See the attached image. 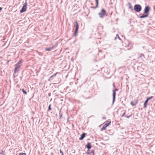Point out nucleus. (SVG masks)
<instances>
[{
    "label": "nucleus",
    "instance_id": "obj_3",
    "mask_svg": "<svg viewBox=\"0 0 155 155\" xmlns=\"http://www.w3.org/2000/svg\"><path fill=\"white\" fill-rule=\"evenodd\" d=\"M106 122V123L104 124L102 127V128L101 129V131L106 130V127L109 126L111 123V121L110 120H107Z\"/></svg>",
    "mask_w": 155,
    "mask_h": 155
},
{
    "label": "nucleus",
    "instance_id": "obj_38",
    "mask_svg": "<svg viewBox=\"0 0 155 155\" xmlns=\"http://www.w3.org/2000/svg\"><path fill=\"white\" fill-rule=\"evenodd\" d=\"M125 114V112H124L123 114L121 116V117H123Z\"/></svg>",
    "mask_w": 155,
    "mask_h": 155
},
{
    "label": "nucleus",
    "instance_id": "obj_28",
    "mask_svg": "<svg viewBox=\"0 0 155 155\" xmlns=\"http://www.w3.org/2000/svg\"><path fill=\"white\" fill-rule=\"evenodd\" d=\"M59 73V72H56V73H55L54 74H53L52 76H53V77H55L56 75H57V74H58V73Z\"/></svg>",
    "mask_w": 155,
    "mask_h": 155
},
{
    "label": "nucleus",
    "instance_id": "obj_2",
    "mask_svg": "<svg viewBox=\"0 0 155 155\" xmlns=\"http://www.w3.org/2000/svg\"><path fill=\"white\" fill-rule=\"evenodd\" d=\"M106 10L104 8H102L101 12H99L98 14L101 18H102L103 17L106 15Z\"/></svg>",
    "mask_w": 155,
    "mask_h": 155
},
{
    "label": "nucleus",
    "instance_id": "obj_26",
    "mask_svg": "<svg viewBox=\"0 0 155 155\" xmlns=\"http://www.w3.org/2000/svg\"><path fill=\"white\" fill-rule=\"evenodd\" d=\"M51 104H50L49 105L48 107V111H50L51 110Z\"/></svg>",
    "mask_w": 155,
    "mask_h": 155
},
{
    "label": "nucleus",
    "instance_id": "obj_10",
    "mask_svg": "<svg viewBox=\"0 0 155 155\" xmlns=\"http://www.w3.org/2000/svg\"><path fill=\"white\" fill-rule=\"evenodd\" d=\"M145 14H143L141 15L139 17V18H145L148 17L149 15V14H147V13H145Z\"/></svg>",
    "mask_w": 155,
    "mask_h": 155
},
{
    "label": "nucleus",
    "instance_id": "obj_24",
    "mask_svg": "<svg viewBox=\"0 0 155 155\" xmlns=\"http://www.w3.org/2000/svg\"><path fill=\"white\" fill-rule=\"evenodd\" d=\"M23 62V61L22 60H19L17 63L18 64H20Z\"/></svg>",
    "mask_w": 155,
    "mask_h": 155
},
{
    "label": "nucleus",
    "instance_id": "obj_18",
    "mask_svg": "<svg viewBox=\"0 0 155 155\" xmlns=\"http://www.w3.org/2000/svg\"><path fill=\"white\" fill-rule=\"evenodd\" d=\"M21 65L20 64H18L17 63L16 64H15V67L18 68H19L21 67Z\"/></svg>",
    "mask_w": 155,
    "mask_h": 155
},
{
    "label": "nucleus",
    "instance_id": "obj_44",
    "mask_svg": "<svg viewBox=\"0 0 155 155\" xmlns=\"http://www.w3.org/2000/svg\"><path fill=\"white\" fill-rule=\"evenodd\" d=\"M76 155H78L77 154Z\"/></svg>",
    "mask_w": 155,
    "mask_h": 155
},
{
    "label": "nucleus",
    "instance_id": "obj_17",
    "mask_svg": "<svg viewBox=\"0 0 155 155\" xmlns=\"http://www.w3.org/2000/svg\"><path fill=\"white\" fill-rule=\"evenodd\" d=\"M21 65L20 64H18L17 63L16 64H15V67L18 68H19L21 67Z\"/></svg>",
    "mask_w": 155,
    "mask_h": 155
},
{
    "label": "nucleus",
    "instance_id": "obj_22",
    "mask_svg": "<svg viewBox=\"0 0 155 155\" xmlns=\"http://www.w3.org/2000/svg\"><path fill=\"white\" fill-rule=\"evenodd\" d=\"M139 57L141 58L142 56H143L144 58H145V57L144 55L142 54H139Z\"/></svg>",
    "mask_w": 155,
    "mask_h": 155
},
{
    "label": "nucleus",
    "instance_id": "obj_16",
    "mask_svg": "<svg viewBox=\"0 0 155 155\" xmlns=\"http://www.w3.org/2000/svg\"><path fill=\"white\" fill-rule=\"evenodd\" d=\"M78 31V30H75V32L73 35V36H77Z\"/></svg>",
    "mask_w": 155,
    "mask_h": 155
},
{
    "label": "nucleus",
    "instance_id": "obj_11",
    "mask_svg": "<svg viewBox=\"0 0 155 155\" xmlns=\"http://www.w3.org/2000/svg\"><path fill=\"white\" fill-rule=\"evenodd\" d=\"M75 24L74 25V26L75 28V30H78L79 28V24L77 21L75 22Z\"/></svg>",
    "mask_w": 155,
    "mask_h": 155
},
{
    "label": "nucleus",
    "instance_id": "obj_25",
    "mask_svg": "<svg viewBox=\"0 0 155 155\" xmlns=\"http://www.w3.org/2000/svg\"><path fill=\"white\" fill-rule=\"evenodd\" d=\"M53 77L52 75L50 77H49L48 78V81H49L52 80L53 79Z\"/></svg>",
    "mask_w": 155,
    "mask_h": 155
},
{
    "label": "nucleus",
    "instance_id": "obj_14",
    "mask_svg": "<svg viewBox=\"0 0 155 155\" xmlns=\"http://www.w3.org/2000/svg\"><path fill=\"white\" fill-rule=\"evenodd\" d=\"M148 101H147L146 99V100L144 102V104H143V107L144 108H145L147 107V103H148Z\"/></svg>",
    "mask_w": 155,
    "mask_h": 155
},
{
    "label": "nucleus",
    "instance_id": "obj_43",
    "mask_svg": "<svg viewBox=\"0 0 155 155\" xmlns=\"http://www.w3.org/2000/svg\"><path fill=\"white\" fill-rule=\"evenodd\" d=\"M10 61V60H8V61L7 62H9Z\"/></svg>",
    "mask_w": 155,
    "mask_h": 155
},
{
    "label": "nucleus",
    "instance_id": "obj_36",
    "mask_svg": "<svg viewBox=\"0 0 155 155\" xmlns=\"http://www.w3.org/2000/svg\"><path fill=\"white\" fill-rule=\"evenodd\" d=\"M113 86L114 87V88H115V87H115V85H114V84H113Z\"/></svg>",
    "mask_w": 155,
    "mask_h": 155
},
{
    "label": "nucleus",
    "instance_id": "obj_4",
    "mask_svg": "<svg viewBox=\"0 0 155 155\" xmlns=\"http://www.w3.org/2000/svg\"><path fill=\"white\" fill-rule=\"evenodd\" d=\"M27 3L25 2L23 4L21 9L20 10V12L21 13H23L26 10L27 7Z\"/></svg>",
    "mask_w": 155,
    "mask_h": 155
},
{
    "label": "nucleus",
    "instance_id": "obj_12",
    "mask_svg": "<svg viewBox=\"0 0 155 155\" xmlns=\"http://www.w3.org/2000/svg\"><path fill=\"white\" fill-rule=\"evenodd\" d=\"M54 47V45H53L51 47L48 48H46L45 49V50L46 51H50L53 48V47Z\"/></svg>",
    "mask_w": 155,
    "mask_h": 155
},
{
    "label": "nucleus",
    "instance_id": "obj_5",
    "mask_svg": "<svg viewBox=\"0 0 155 155\" xmlns=\"http://www.w3.org/2000/svg\"><path fill=\"white\" fill-rule=\"evenodd\" d=\"M138 100L137 99H134L133 101H132L130 103V104L133 106H135L138 103Z\"/></svg>",
    "mask_w": 155,
    "mask_h": 155
},
{
    "label": "nucleus",
    "instance_id": "obj_42",
    "mask_svg": "<svg viewBox=\"0 0 155 155\" xmlns=\"http://www.w3.org/2000/svg\"><path fill=\"white\" fill-rule=\"evenodd\" d=\"M106 117H104L103 118V119H106Z\"/></svg>",
    "mask_w": 155,
    "mask_h": 155
},
{
    "label": "nucleus",
    "instance_id": "obj_34",
    "mask_svg": "<svg viewBox=\"0 0 155 155\" xmlns=\"http://www.w3.org/2000/svg\"><path fill=\"white\" fill-rule=\"evenodd\" d=\"M115 89L114 90V91H115L116 92V91H118L119 89H117V88H116V87L115 88Z\"/></svg>",
    "mask_w": 155,
    "mask_h": 155
},
{
    "label": "nucleus",
    "instance_id": "obj_7",
    "mask_svg": "<svg viewBox=\"0 0 155 155\" xmlns=\"http://www.w3.org/2000/svg\"><path fill=\"white\" fill-rule=\"evenodd\" d=\"M150 10V8L149 6H146L144 10L145 13L149 14V12Z\"/></svg>",
    "mask_w": 155,
    "mask_h": 155
},
{
    "label": "nucleus",
    "instance_id": "obj_41",
    "mask_svg": "<svg viewBox=\"0 0 155 155\" xmlns=\"http://www.w3.org/2000/svg\"><path fill=\"white\" fill-rule=\"evenodd\" d=\"M72 126L73 127V128L74 127V125H73V124H72Z\"/></svg>",
    "mask_w": 155,
    "mask_h": 155
},
{
    "label": "nucleus",
    "instance_id": "obj_1",
    "mask_svg": "<svg viewBox=\"0 0 155 155\" xmlns=\"http://www.w3.org/2000/svg\"><path fill=\"white\" fill-rule=\"evenodd\" d=\"M142 10V7L139 4H136L134 6V10L136 12H140Z\"/></svg>",
    "mask_w": 155,
    "mask_h": 155
},
{
    "label": "nucleus",
    "instance_id": "obj_30",
    "mask_svg": "<svg viewBox=\"0 0 155 155\" xmlns=\"http://www.w3.org/2000/svg\"><path fill=\"white\" fill-rule=\"evenodd\" d=\"M60 153L61 154V155H64L63 152L61 149L60 150Z\"/></svg>",
    "mask_w": 155,
    "mask_h": 155
},
{
    "label": "nucleus",
    "instance_id": "obj_27",
    "mask_svg": "<svg viewBox=\"0 0 155 155\" xmlns=\"http://www.w3.org/2000/svg\"><path fill=\"white\" fill-rule=\"evenodd\" d=\"M153 97V96H151L150 97H147V100L149 101V100L151 99Z\"/></svg>",
    "mask_w": 155,
    "mask_h": 155
},
{
    "label": "nucleus",
    "instance_id": "obj_35",
    "mask_svg": "<svg viewBox=\"0 0 155 155\" xmlns=\"http://www.w3.org/2000/svg\"><path fill=\"white\" fill-rule=\"evenodd\" d=\"M131 115H130V116H127V117H126L127 118H129V117L131 116Z\"/></svg>",
    "mask_w": 155,
    "mask_h": 155
},
{
    "label": "nucleus",
    "instance_id": "obj_31",
    "mask_svg": "<svg viewBox=\"0 0 155 155\" xmlns=\"http://www.w3.org/2000/svg\"><path fill=\"white\" fill-rule=\"evenodd\" d=\"M19 155H26L25 153H20L19 154Z\"/></svg>",
    "mask_w": 155,
    "mask_h": 155
},
{
    "label": "nucleus",
    "instance_id": "obj_15",
    "mask_svg": "<svg viewBox=\"0 0 155 155\" xmlns=\"http://www.w3.org/2000/svg\"><path fill=\"white\" fill-rule=\"evenodd\" d=\"M19 71V68L15 67L14 72V75L18 71Z\"/></svg>",
    "mask_w": 155,
    "mask_h": 155
},
{
    "label": "nucleus",
    "instance_id": "obj_39",
    "mask_svg": "<svg viewBox=\"0 0 155 155\" xmlns=\"http://www.w3.org/2000/svg\"><path fill=\"white\" fill-rule=\"evenodd\" d=\"M2 8L0 7V11L2 9Z\"/></svg>",
    "mask_w": 155,
    "mask_h": 155
},
{
    "label": "nucleus",
    "instance_id": "obj_32",
    "mask_svg": "<svg viewBox=\"0 0 155 155\" xmlns=\"http://www.w3.org/2000/svg\"><path fill=\"white\" fill-rule=\"evenodd\" d=\"M95 3L96 4H97H97H99V1L98 0H95Z\"/></svg>",
    "mask_w": 155,
    "mask_h": 155
},
{
    "label": "nucleus",
    "instance_id": "obj_37",
    "mask_svg": "<svg viewBox=\"0 0 155 155\" xmlns=\"http://www.w3.org/2000/svg\"><path fill=\"white\" fill-rule=\"evenodd\" d=\"M51 93H48V95L50 97L51 96Z\"/></svg>",
    "mask_w": 155,
    "mask_h": 155
},
{
    "label": "nucleus",
    "instance_id": "obj_21",
    "mask_svg": "<svg viewBox=\"0 0 155 155\" xmlns=\"http://www.w3.org/2000/svg\"><path fill=\"white\" fill-rule=\"evenodd\" d=\"M98 5H99V4H98L97 5V4H96V5L95 7L92 6L91 8H94V9H96L98 7Z\"/></svg>",
    "mask_w": 155,
    "mask_h": 155
},
{
    "label": "nucleus",
    "instance_id": "obj_6",
    "mask_svg": "<svg viewBox=\"0 0 155 155\" xmlns=\"http://www.w3.org/2000/svg\"><path fill=\"white\" fill-rule=\"evenodd\" d=\"M113 101H112V104H113L115 101L116 98V92L114 91V90H113Z\"/></svg>",
    "mask_w": 155,
    "mask_h": 155
},
{
    "label": "nucleus",
    "instance_id": "obj_33",
    "mask_svg": "<svg viewBox=\"0 0 155 155\" xmlns=\"http://www.w3.org/2000/svg\"><path fill=\"white\" fill-rule=\"evenodd\" d=\"M86 153L87 154H90V152H89V151H88V150H87V151Z\"/></svg>",
    "mask_w": 155,
    "mask_h": 155
},
{
    "label": "nucleus",
    "instance_id": "obj_19",
    "mask_svg": "<svg viewBox=\"0 0 155 155\" xmlns=\"http://www.w3.org/2000/svg\"><path fill=\"white\" fill-rule=\"evenodd\" d=\"M22 91L23 94H27V92L24 89H22Z\"/></svg>",
    "mask_w": 155,
    "mask_h": 155
},
{
    "label": "nucleus",
    "instance_id": "obj_9",
    "mask_svg": "<svg viewBox=\"0 0 155 155\" xmlns=\"http://www.w3.org/2000/svg\"><path fill=\"white\" fill-rule=\"evenodd\" d=\"M86 133H83L81 135L80 137L79 138V140H83L84 138L85 137L86 135Z\"/></svg>",
    "mask_w": 155,
    "mask_h": 155
},
{
    "label": "nucleus",
    "instance_id": "obj_23",
    "mask_svg": "<svg viewBox=\"0 0 155 155\" xmlns=\"http://www.w3.org/2000/svg\"><path fill=\"white\" fill-rule=\"evenodd\" d=\"M90 153L92 154L93 155H94V150H92L90 152Z\"/></svg>",
    "mask_w": 155,
    "mask_h": 155
},
{
    "label": "nucleus",
    "instance_id": "obj_8",
    "mask_svg": "<svg viewBox=\"0 0 155 155\" xmlns=\"http://www.w3.org/2000/svg\"><path fill=\"white\" fill-rule=\"evenodd\" d=\"M86 147L87 148L88 151H89L92 147L91 144L89 142H88L86 146Z\"/></svg>",
    "mask_w": 155,
    "mask_h": 155
},
{
    "label": "nucleus",
    "instance_id": "obj_20",
    "mask_svg": "<svg viewBox=\"0 0 155 155\" xmlns=\"http://www.w3.org/2000/svg\"><path fill=\"white\" fill-rule=\"evenodd\" d=\"M118 38L120 40H122L119 37V35H118V34H117L116 35V38H115V39H116V38Z\"/></svg>",
    "mask_w": 155,
    "mask_h": 155
},
{
    "label": "nucleus",
    "instance_id": "obj_13",
    "mask_svg": "<svg viewBox=\"0 0 155 155\" xmlns=\"http://www.w3.org/2000/svg\"><path fill=\"white\" fill-rule=\"evenodd\" d=\"M128 5L129 8L132 11L134 10V8L132 6L131 4L129 2L128 3Z\"/></svg>",
    "mask_w": 155,
    "mask_h": 155
},
{
    "label": "nucleus",
    "instance_id": "obj_40",
    "mask_svg": "<svg viewBox=\"0 0 155 155\" xmlns=\"http://www.w3.org/2000/svg\"><path fill=\"white\" fill-rule=\"evenodd\" d=\"M55 91H54L53 92V93H55Z\"/></svg>",
    "mask_w": 155,
    "mask_h": 155
},
{
    "label": "nucleus",
    "instance_id": "obj_29",
    "mask_svg": "<svg viewBox=\"0 0 155 155\" xmlns=\"http://www.w3.org/2000/svg\"><path fill=\"white\" fill-rule=\"evenodd\" d=\"M62 114L61 113V111H60V112L59 113V118L60 119L61 117H62Z\"/></svg>",
    "mask_w": 155,
    "mask_h": 155
}]
</instances>
